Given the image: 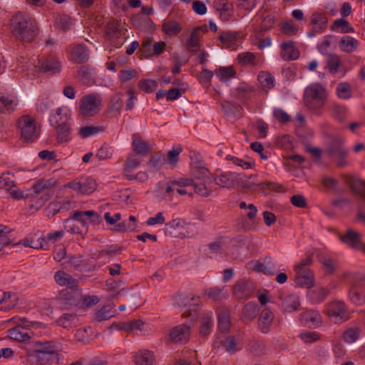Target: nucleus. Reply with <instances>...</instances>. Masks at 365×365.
Instances as JSON below:
<instances>
[{
    "label": "nucleus",
    "instance_id": "nucleus-15",
    "mask_svg": "<svg viewBox=\"0 0 365 365\" xmlns=\"http://www.w3.org/2000/svg\"><path fill=\"white\" fill-rule=\"evenodd\" d=\"M301 323L309 328L315 329L322 323V317L317 310H307L299 315Z\"/></svg>",
    "mask_w": 365,
    "mask_h": 365
},
{
    "label": "nucleus",
    "instance_id": "nucleus-37",
    "mask_svg": "<svg viewBox=\"0 0 365 365\" xmlns=\"http://www.w3.org/2000/svg\"><path fill=\"white\" fill-rule=\"evenodd\" d=\"M17 103L12 96H5L0 93V113H10L13 112Z\"/></svg>",
    "mask_w": 365,
    "mask_h": 365
},
{
    "label": "nucleus",
    "instance_id": "nucleus-23",
    "mask_svg": "<svg viewBox=\"0 0 365 365\" xmlns=\"http://www.w3.org/2000/svg\"><path fill=\"white\" fill-rule=\"evenodd\" d=\"M173 188L175 191V197L177 195L192 196V192L190 187L193 184V179L180 178L178 179L173 180Z\"/></svg>",
    "mask_w": 365,
    "mask_h": 365
},
{
    "label": "nucleus",
    "instance_id": "nucleus-19",
    "mask_svg": "<svg viewBox=\"0 0 365 365\" xmlns=\"http://www.w3.org/2000/svg\"><path fill=\"white\" fill-rule=\"evenodd\" d=\"M213 7L218 12L220 19L223 21H229L233 16V5L228 0H215Z\"/></svg>",
    "mask_w": 365,
    "mask_h": 365
},
{
    "label": "nucleus",
    "instance_id": "nucleus-43",
    "mask_svg": "<svg viewBox=\"0 0 365 365\" xmlns=\"http://www.w3.org/2000/svg\"><path fill=\"white\" fill-rule=\"evenodd\" d=\"M257 79L263 90H270L274 87V78L269 72L260 71Z\"/></svg>",
    "mask_w": 365,
    "mask_h": 365
},
{
    "label": "nucleus",
    "instance_id": "nucleus-14",
    "mask_svg": "<svg viewBox=\"0 0 365 365\" xmlns=\"http://www.w3.org/2000/svg\"><path fill=\"white\" fill-rule=\"evenodd\" d=\"M190 336V327L180 324L173 327L169 334V339L175 344H185Z\"/></svg>",
    "mask_w": 365,
    "mask_h": 365
},
{
    "label": "nucleus",
    "instance_id": "nucleus-45",
    "mask_svg": "<svg viewBox=\"0 0 365 365\" xmlns=\"http://www.w3.org/2000/svg\"><path fill=\"white\" fill-rule=\"evenodd\" d=\"M237 60L238 63L242 66L247 65L255 66L257 65V57L252 52L245 51L240 53L237 55Z\"/></svg>",
    "mask_w": 365,
    "mask_h": 365
},
{
    "label": "nucleus",
    "instance_id": "nucleus-33",
    "mask_svg": "<svg viewBox=\"0 0 365 365\" xmlns=\"http://www.w3.org/2000/svg\"><path fill=\"white\" fill-rule=\"evenodd\" d=\"M199 302V297H195L192 294L180 293L175 297V304L179 307H196Z\"/></svg>",
    "mask_w": 365,
    "mask_h": 365
},
{
    "label": "nucleus",
    "instance_id": "nucleus-12",
    "mask_svg": "<svg viewBox=\"0 0 365 365\" xmlns=\"http://www.w3.org/2000/svg\"><path fill=\"white\" fill-rule=\"evenodd\" d=\"M340 240L354 250L365 254V244L361 240V235L352 229H348L345 234L339 237Z\"/></svg>",
    "mask_w": 365,
    "mask_h": 365
},
{
    "label": "nucleus",
    "instance_id": "nucleus-38",
    "mask_svg": "<svg viewBox=\"0 0 365 365\" xmlns=\"http://www.w3.org/2000/svg\"><path fill=\"white\" fill-rule=\"evenodd\" d=\"M358 45V41L350 36H342L339 42L340 49L348 53L354 52L357 48Z\"/></svg>",
    "mask_w": 365,
    "mask_h": 365
},
{
    "label": "nucleus",
    "instance_id": "nucleus-55",
    "mask_svg": "<svg viewBox=\"0 0 365 365\" xmlns=\"http://www.w3.org/2000/svg\"><path fill=\"white\" fill-rule=\"evenodd\" d=\"M104 128L103 126H92L86 125L81 127L78 130V135L82 138H86L88 137L94 135L98 133L103 132Z\"/></svg>",
    "mask_w": 365,
    "mask_h": 365
},
{
    "label": "nucleus",
    "instance_id": "nucleus-32",
    "mask_svg": "<svg viewBox=\"0 0 365 365\" xmlns=\"http://www.w3.org/2000/svg\"><path fill=\"white\" fill-rule=\"evenodd\" d=\"M123 104L122 94L120 93H115L111 97L108 104V113L112 117L118 116L120 113Z\"/></svg>",
    "mask_w": 365,
    "mask_h": 365
},
{
    "label": "nucleus",
    "instance_id": "nucleus-4",
    "mask_svg": "<svg viewBox=\"0 0 365 365\" xmlns=\"http://www.w3.org/2000/svg\"><path fill=\"white\" fill-rule=\"evenodd\" d=\"M62 108L56 109L55 113L51 114L50 122L55 127L56 140L58 143L71 141L73 138L71 124L67 114H62Z\"/></svg>",
    "mask_w": 365,
    "mask_h": 365
},
{
    "label": "nucleus",
    "instance_id": "nucleus-22",
    "mask_svg": "<svg viewBox=\"0 0 365 365\" xmlns=\"http://www.w3.org/2000/svg\"><path fill=\"white\" fill-rule=\"evenodd\" d=\"M207 26H198L193 29L190 38L187 40L185 46L190 52H197L200 50V39L202 33L207 32Z\"/></svg>",
    "mask_w": 365,
    "mask_h": 365
},
{
    "label": "nucleus",
    "instance_id": "nucleus-58",
    "mask_svg": "<svg viewBox=\"0 0 365 365\" xmlns=\"http://www.w3.org/2000/svg\"><path fill=\"white\" fill-rule=\"evenodd\" d=\"M319 261L329 273H334L338 266L335 259L324 255H319Z\"/></svg>",
    "mask_w": 365,
    "mask_h": 365
},
{
    "label": "nucleus",
    "instance_id": "nucleus-9",
    "mask_svg": "<svg viewBox=\"0 0 365 365\" xmlns=\"http://www.w3.org/2000/svg\"><path fill=\"white\" fill-rule=\"evenodd\" d=\"M123 29L122 23L118 19H112L109 21L105 27V38L111 42L113 46L120 48L123 46V41H119L122 36L125 35V32Z\"/></svg>",
    "mask_w": 365,
    "mask_h": 365
},
{
    "label": "nucleus",
    "instance_id": "nucleus-59",
    "mask_svg": "<svg viewBox=\"0 0 365 365\" xmlns=\"http://www.w3.org/2000/svg\"><path fill=\"white\" fill-rule=\"evenodd\" d=\"M113 153V147L106 143H104L103 145L97 150L96 154V158L100 160L109 159L112 157Z\"/></svg>",
    "mask_w": 365,
    "mask_h": 365
},
{
    "label": "nucleus",
    "instance_id": "nucleus-1",
    "mask_svg": "<svg viewBox=\"0 0 365 365\" xmlns=\"http://www.w3.org/2000/svg\"><path fill=\"white\" fill-rule=\"evenodd\" d=\"M10 31L12 35L23 43H34L40 33L35 19L29 14L19 11L10 19Z\"/></svg>",
    "mask_w": 365,
    "mask_h": 365
},
{
    "label": "nucleus",
    "instance_id": "nucleus-20",
    "mask_svg": "<svg viewBox=\"0 0 365 365\" xmlns=\"http://www.w3.org/2000/svg\"><path fill=\"white\" fill-rule=\"evenodd\" d=\"M40 71L44 73H56L61 70V63L54 56L49 55L39 60Z\"/></svg>",
    "mask_w": 365,
    "mask_h": 365
},
{
    "label": "nucleus",
    "instance_id": "nucleus-60",
    "mask_svg": "<svg viewBox=\"0 0 365 365\" xmlns=\"http://www.w3.org/2000/svg\"><path fill=\"white\" fill-rule=\"evenodd\" d=\"M138 76V73L136 70L130 68H126L120 71L118 77L122 83H125Z\"/></svg>",
    "mask_w": 365,
    "mask_h": 365
},
{
    "label": "nucleus",
    "instance_id": "nucleus-62",
    "mask_svg": "<svg viewBox=\"0 0 365 365\" xmlns=\"http://www.w3.org/2000/svg\"><path fill=\"white\" fill-rule=\"evenodd\" d=\"M138 87L144 92L150 93L156 90L158 83L155 80L144 79L139 81Z\"/></svg>",
    "mask_w": 365,
    "mask_h": 365
},
{
    "label": "nucleus",
    "instance_id": "nucleus-39",
    "mask_svg": "<svg viewBox=\"0 0 365 365\" xmlns=\"http://www.w3.org/2000/svg\"><path fill=\"white\" fill-rule=\"evenodd\" d=\"M213 325L212 313H205L200 319L199 334L200 336L205 337L211 331Z\"/></svg>",
    "mask_w": 365,
    "mask_h": 365
},
{
    "label": "nucleus",
    "instance_id": "nucleus-49",
    "mask_svg": "<svg viewBox=\"0 0 365 365\" xmlns=\"http://www.w3.org/2000/svg\"><path fill=\"white\" fill-rule=\"evenodd\" d=\"M261 21L259 26V31L266 32L269 31L275 23V16L272 14H267L261 16Z\"/></svg>",
    "mask_w": 365,
    "mask_h": 365
},
{
    "label": "nucleus",
    "instance_id": "nucleus-63",
    "mask_svg": "<svg viewBox=\"0 0 365 365\" xmlns=\"http://www.w3.org/2000/svg\"><path fill=\"white\" fill-rule=\"evenodd\" d=\"M360 334V329L358 327H351L347 329L344 334V340L347 343H353L356 341Z\"/></svg>",
    "mask_w": 365,
    "mask_h": 365
},
{
    "label": "nucleus",
    "instance_id": "nucleus-61",
    "mask_svg": "<svg viewBox=\"0 0 365 365\" xmlns=\"http://www.w3.org/2000/svg\"><path fill=\"white\" fill-rule=\"evenodd\" d=\"M237 9L244 14L251 11L256 6V0H236Z\"/></svg>",
    "mask_w": 365,
    "mask_h": 365
},
{
    "label": "nucleus",
    "instance_id": "nucleus-2",
    "mask_svg": "<svg viewBox=\"0 0 365 365\" xmlns=\"http://www.w3.org/2000/svg\"><path fill=\"white\" fill-rule=\"evenodd\" d=\"M61 344L54 341H36L32 343V349L29 357L34 360L36 364L50 365L61 362Z\"/></svg>",
    "mask_w": 365,
    "mask_h": 365
},
{
    "label": "nucleus",
    "instance_id": "nucleus-42",
    "mask_svg": "<svg viewBox=\"0 0 365 365\" xmlns=\"http://www.w3.org/2000/svg\"><path fill=\"white\" fill-rule=\"evenodd\" d=\"M93 68L89 65L81 66L77 69V77L83 83H90L93 81Z\"/></svg>",
    "mask_w": 365,
    "mask_h": 365
},
{
    "label": "nucleus",
    "instance_id": "nucleus-47",
    "mask_svg": "<svg viewBox=\"0 0 365 365\" xmlns=\"http://www.w3.org/2000/svg\"><path fill=\"white\" fill-rule=\"evenodd\" d=\"M257 187L263 192H265L266 190H273L277 192H284L286 191L282 185L270 181L259 182Z\"/></svg>",
    "mask_w": 365,
    "mask_h": 365
},
{
    "label": "nucleus",
    "instance_id": "nucleus-31",
    "mask_svg": "<svg viewBox=\"0 0 365 365\" xmlns=\"http://www.w3.org/2000/svg\"><path fill=\"white\" fill-rule=\"evenodd\" d=\"M19 302L17 295L11 292H6L3 293V296L0 299V310L9 311L14 309Z\"/></svg>",
    "mask_w": 365,
    "mask_h": 365
},
{
    "label": "nucleus",
    "instance_id": "nucleus-56",
    "mask_svg": "<svg viewBox=\"0 0 365 365\" xmlns=\"http://www.w3.org/2000/svg\"><path fill=\"white\" fill-rule=\"evenodd\" d=\"M279 26L281 32L287 36L296 35L299 31V27L292 20L282 21Z\"/></svg>",
    "mask_w": 365,
    "mask_h": 365
},
{
    "label": "nucleus",
    "instance_id": "nucleus-26",
    "mask_svg": "<svg viewBox=\"0 0 365 365\" xmlns=\"http://www.w3.org/2000/svg\"><path fill=\"white\" fill-rule=\"evenodd\" d=\"M132 140L133 149L136 155L145 156L150 153V145L147 141L143 140L138 134H133Z\"/></svg>",
    "mask_w": 365,
    "mask_h": 365
},
{
    "label": "nucleus",
    "instance_id": "nucleus-3",
    "mask_svg": "<svg viewBox=\"0 0 365 365\" xmlns=\"http://www.w3.org/2000/svg\"><path fill=\"white\" fill-rule=\"evenodd\" d=\"M304 103L310 110L321 114L328 99V93L324 86L319 83L309 85L304 90Z\"/></svg>",
    "mask_w": 365,
    "mask_h": 365
},
{
    "label": "nucleus",
    "instance_id": "nucleus-50",
    "mask_svg": "<svg viewBox=\"0 0 365 365\" xmlns=\"http://www.w3.org/2000/svg\"><path fill=\"white\" fill-rule=\"evenodd\" d=\"M215 73L221 81H225L232 78H235L236 76L237 72L234 67L230 66L227 67H220L215 70Z\"/></svg>",
    "mask_w": 365,
    "mask_h": 365
},
{
    "label": "nucleus",
    "instance_id": "nucleus-17",
    "mask_svg": "<svg viewBox=\"0 0 365 365\" xmlns=\"http://www.w3.org/2000/svg\"><path fill=\"white\" fill-rule=\"evenodd\" d=\"M342 179L346 185L360 198L365 200V182L361 179L349 175H343Z\"/></svg>",
    "mask_w": 365,
    "mask_h": 365
},
{
    "label": "nucleus",
    "instance_id": "nucleus-8",
    "mask_svg": "<svg viewBox=\"0 0 365 365\" xmlns=\"http://www.w3.org/2000/svg\"><path fill=\"white\" fill-rule=\"evenodd\" d=\"M18 124L21 130V137L24 142H34L39 136L40 127L37 126L33 118L29 115L22 116L19 119Z\"/></svg>",
    "mask_w": 365,
    "mask_h": 365
},
{
    "label": "nucleus",
    "instance_id": "nucleus-13",
    "mask_svg": "<svg viewBox=\"0 0 365 365\" xmlns=\"http://www.w3.org/2000/svg\"><path fill=\"white\" fill-rule=\"evenodd\" d=\"M310 24L312 29L307 32V35L312 38L317 34L323 33L327 29L328 19L324 13L315 12L311 16Z\"/></svg>",
    "mask_w": 365,
    "mask_h": 365
},
{
    "label": "nucleus",
    "instance_id": "nucleus-41",
    "mask_svg": "<svg viewBox=\"0 0 365 365\" xmlns=\"http://www.w3.org/2000/svg\"><path fill=\"white\" fill-rule=\"evenodd\" d=\"M9 336L11 339L17 341H25L30 339L28 330L21 326L15 327L9 329Z\"/></svg>",
    "mask_w": 365,
    "mask_h": 365
},
{
    "label": "nucleus",
    "instance_id": "nucleus-11",
    "mask_svg": "<svg viewBox=\"0 0 365 365\" xmlns=\"http://www.w3.org/2000/svg\"><path fill=\"white\" fill-rule=\"evenodd\" d=\"M64 187L71 188L81 195H88L96 189V182L93 178H81L68 182Z\"/></svg>",
    "mask_w": 365,
    "mask_h": 365
},
{
    "label": "nucleus",
    "instance_id": "nucleus-21",
    "mask_svg": "<svg viewBox=\"0 0 365 365\" xmlns=\"http://www.w3.org/2000/svg\"><path fill=\"white\" fill-rule=\"evenodd\" d=\"M215 182L222 187L235 188L239 184L238 175L232 172H224L216 175Z\"/></svg>",
    "mask_w": 365,
    "mask_h": 365
},
{
    "label": "nucleus",
    "instance_id": "nucleus-5",
    "mask_svg": "<svg viewBox=\"0 0 365 365\" xmlns=\"http://www.w3.org/2000/svg\"><path fill=\"white\" fill-rule=\"evenodd\" d=\"M324 313L334 324H341L351 318L347 305L341 300H333L324 306Z\"/></svg>",
    "mask_w": 365,
    "mask_h": 365
},
{
    "label": "nucleus",
    "instance_id": "nucleus-53",
    "mask_svg": "<svg viewBox=\"0 0 365 365\" xmlns=\"http://www.w3.org/2000/svg\"><path fill=\"white\" fill-rule=\"evenodd\" d=\"M271 264V257H266L264 259V263L260 262L259 261H257L252 268V270L258 272H262L265 274H272V266H270Z\"/></svg>",
    "mask_w": 365,
    "mask_h": 365
},
{
    "label": "nucleus",
    "instance_id": "nucleus-36",
    "mask_svg": "<svg viewBox=\"0 0 365 365\" xmlns=\"http://www.w3.org/2000/svg\"><path fill=\"white\" fill-rule=\"evenodd\" d=\"M253 292L252 284L249 282H241L234 286L233 292L238 298H247Z\"/></svg>",
    "mask_w": 365,
    "mask_h": 365
},
{
    "label": "nucleus",
    "instance_id": "nucleus-16",
    "mask_svg": "<svg viewBox=\"0 0 365 365\" xmlns=\"http://www.w3.org/2000/svg\"><path fill=\"white\" fill-rule=\"evenodd\" d=\"M300 51L296 48L295 42L289 40L280 44V56L286 61H294L299 58Z\"/></svg>",
    "mask_w": 365,
    "mask_h": 365
},
{
    "label": "nucleus",
    "instance_id": "nucleus-40",
    "mask_svg": "<svg viewBox=\"0 0 365 365\" xmlns=\"http://www.w3.org/2000/svg\"><path fill=\"white\" fill-rule=\"evenodd\" d=\"M300 306L299 297L294 294L287 295L282 302V307L285 312H292L298 310Z\"/></svg>",
    "mask_w": 365,
    "mask_h": 365
},
{
    "label": "nucleus",
    "instance_id": "nucleus-25",
    "mask_svg": "<svg viewBox=\"0 0 365 365\" xmlns=\"http://www.w3.org/2000/svg\"><path fill=\"white\" fill-rule=\"evenodd\" d=\"M55 282L61 287L68 286L72 289H76L78 287V280L63 270L57 271L54 274Z\"/></svg>",
    "mask_w": 365,
    "mask_h": 365
},
{
    "label": "nucleus",
    "instance_id": "nucleus-48",
    "mask_svg": "<svg viewBox=\"0 0 365 365\" xmlns=\"http://www.w3.org/2000/svg\"><path fill=\"white\" fill-rule=\"evenodd\" d=\"M336 92L339 98L347 100L351 97L352 90L349 83L341 82L338 83Z\"/></svg>",
    "mask_w": 365,
    "mask_h": 365
},
{
    "label": "nucleus",
    "instance_id": "nucleus-24",
    "mask_svg": "<svg viewBox=\"0 0 365 365\" xmlns=\"http://www.w3.org/2000/svg\"><path fill=\"white\" fill-rule=\"evenodd\" d=\"M274 319L271 309L265 308L262 310L258 318V327L263 334H267Z\"/></svg>",
    "mask_w": 365,
    "mask_h": 365
},
{
    "label": "nucleus",
    "instance_id": "nucleus-54",
    "mask_svg": "<svg viewBox=\"0 0 365 365\" xmlns=\"http://www.w3.org/2000/svg\"><path fill=\"white\" fill-rule=\"evenodd\" d=\"M188 225L189 223H187L184 220L180 218L174 219L165 223V232L166 234L169 233L170 235H173V230L184 229L185 226Z\"/></svg>",
    "mask_w": 365,
    "mask_h": 365
},
{
    "label": "nucleus",
    "instance_id": "nucleus-18",
    "mask_svg": "<svg viewBox=\"0 0 365 365\" xmlns=\"http://www.w3.org/2000/svg\"><path fill=\"white\" fill-rule=\"evenodd\" d=\"M349 297L356 305L365 304V286L357 280L353 282L349 292Z\"/></svg>",
    "mask_w": 365,
    "mask_h": 365
},
{
    "label": "nucleus",
    "instance_id": "nucleus-64",
    "mask_svg": "<svg viewBox=\"0 0 365 365\" xmlns=\"http://www.w3.org/2000/svg\"><path fill=\"white\" fill-rule=\"evenodd\" d=\"M140 163V160L137 158L136 154L130 155L125 162L124 171L125 174H130V173L136 168Z\"/></svg>",
    "mask_w": 365,
    "mask_h": 365
},
{
    "label": "nucleus",
    "instance_id": "nucleus-6",
    "mask_svg": "<svg viewBox=\"0 0 365 365\" xmlns=\"http://www.w3.org/2000/svg\"><path fill=\"white\" fill-rule=\"evenodd\" d=\"M327 155L336 161V166L344 168L348 165L346 158L348 150L344 146V140L339 138H334L329 143L326 149Z\"/></svg>",
    "mask_w": 365,
    "mask_h": 365
},
{
    "label": "nucleus",
    "instance_id": "nucleus-29",
    "mask_svg": "<svg viewBox=\"0 0 365 365\" xmlns=\"http://www.w3.org/2000/svg\"><path fill=\"white\" fill-rule=\"evenodd\" d=\"M241 38V32L232 31H222L220 36L219 40L223 46L227 48H230L237 44V41Z\"/></svg>",
    "mask_w": 365,
    "mask_h": 365
},
{
    "label": "nucleus",
    "instance_id": "nucleus-52",
    "mask_svg": "<svg viewBox=\"0 0 365 365\" xmlns=\"http://www.w3.org/2000/svg\"><path fill=\"white\" fill-rule=\"evenodd\" d=\"M76 319L77 315L76 314L65 313L57 319L56 323L63 328L69 329L73 325Z\"/></svg>",
    "mask_w": 365,
    "mask_h": 365
},
{
    "label": "nucleus",
    "instance_id": "nucleus-51",
    "mask_svg": "<svg viewBox=\"0 0 365 365\" xmlns=\"http://www.w3.org/2000/svg\"><path fill=\"white\" fill-rule=\"evenodd\" d=\"M329 291L325 287H319L309 292V297L315 303L322 302L329 295Z\"/></svg>",
    "mask_w": 365,
    "mask_h": 365
},
{
    "label": "nucleus",
    "instance_id": "nucleus-30",
    "mask_svg": "<svg viewBox=\"0 0 365 365\" xmlns=\"http://www.w3.org/2000/svg\"><path fill=\"white\" fill-rule=\"evenodd\" d=\"M294 282L298 286L309 288L314 284V273L312 270L299 271L296 273Z\"/></svg>",
    "mask_w": 365,
    "mask_h": 365
},
{
    "label": "nucleus",
    "instance_id": "nucleus-57",
    "mask_svg": "<svg viewBox=\"0 0 365 365\" xmlns=\"http://www.w3.org/2000/svg\"><path fill=\"white\" fill-rule=\"evenodd\" d=\"M341 65L340 57L336 54H330L327 59V68L330 73L335 74Z\"/></svg>",
    "mask_w": 365,
    "mask_h": 365
},
{
    "label": "nucleus",
    "instance_id": "nucleus-7",
    "mask_svg": "<svg viewBox=\"0 0 365 365\" xmlns=\"http://www.w3.org/2000/svg\"><path fill=\"white\" fill-rule=\"evenodd\" d=\"M102 108V98L98 93H90L80 100L78 113L83 117L95 115Z\"/></svg>",
    "mask_w": 365,
    "mask_h": 365
},
{
    "label": "nucleus",
    "instance_id": "nucleus-34",
    "mask_svg": "<svg viewBox=\"0 0 365 365\" xmlns=\"http://www.w3.org/2000/svg\"><path fill=\"white\" fill-rule=\"evenodd\" d=\"M133 361L136 365H153L154 356L148 350H140L133 355Z\"/></svg>",
    "mask_w": 365,
    "mask_h": 365
},
{
    "label": "nucleus",
    "instance_id": "nucleus-46",
    "mask_svg": "<svg viewBox=\"0 0 365 365\" xmlns=\"http://www.w3.org/2000/svg\"><path fill=\"white\" fill-rule=\"evenodd\" d=\"M205 294L208 299L220 300L228 297L227 292L224 288L213 287L205 290Z\"/></svg>",
    "mask_w": 365,
    "mask_h": 365
},
{
    "label": "nucleus",
    "instance_id": "nucleus-10",
    "mask_svg": "<svg viewBox=\"0 0 365 365\" xmlns=\"http://www.w3.org/2000/svg\"><path fill=\"white\" fill-rule=\"evenodd\" d=\"M68 59L73 63L81 64L88 61L89 51L83 43H72L67 48Z\"/></svg>",
    "mask_w": 365,
    "mask_h": 365
},
{
    "label": "nucleus",
    "instance_id": "nucleus-35",
    "mask_svg": "<svg viewBox=\"0 0 365 365\" xmlns=\"http://www.w3.org/2000/svg\"><path fill=\"white\" fill-rule=\"evenodd\" d=\"M165 160V155L162 152L158 151L150 156L147 165L151 172H156L162 168Z\"/></svg>",
    "mask_w": 365,
    "mask_h": 365
},
{
    "label": "nucleus",
    "instance_id": "nucleus-27",
    "mask_svg": "<svg viewBox=\"0 0 365 365\" xmlns=\"http://www.w3.org/2000/svg\"><path fill=\"white\" fill-rule=\"evenodd\" d=\"M133 26L140 31H147L153 27V22L148 16H145L140 14L133 15L130 18Z\"/></svg>",
    "mask_w": 365,
    "mask_h": 365
},
{
    "label": "nucleus",
    "instance_id": "nucleus-44",
    "mask_svg": "<svg viewBox=\"0 0 365 365\" xmlns=\"http://www.w3.org/2000/svg\"><path fill=\"white\" fill-rule=\"evenodd\" d=\"M163 31L168 36H176L178 34L182 28L178 22L174 20H166L162 25Z\"/></svg>",
    "mask_w": 365,
    "mask_h": 365
},
{
    "label": "nucleus",
    "instance_id": "nucleus-28",
    "mask_svg": "<svg viewBox=\"0 0 365 365\" xmlns=\"http://www.w3.org/2000/svg\"><path fill=\"white\" fill-rule=\"evenodd\" d=\"M218 314V328L222 333H228L230 329V313L228 309L220 307L217 310Z\"/></svg>",
    "mask_w": 365,
    "mask_h": 365
}]
</instances>
